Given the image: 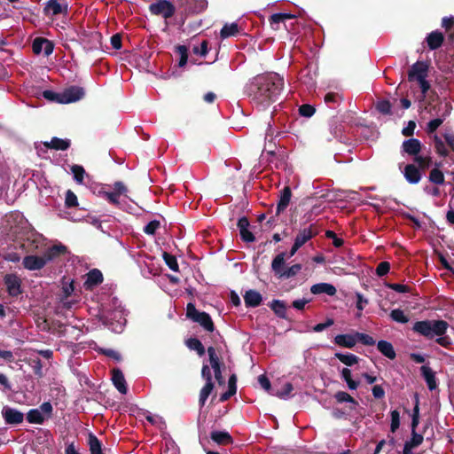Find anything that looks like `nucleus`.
Wrapping results in <instances>:
<instances>
[{"mask_svg":"<svg viewBox=\"0 0 454 454\" xmlns=\"http://www.w3.org/2000/svg\"><path fill=\"white\" fill-rule=\"evenodd\" d=\"M284 88V79L277 73L256 75L248 85V95L258 107L275 102Z\"/></svg>","mask_w":454,"mask_h":454,"instance_id":"f257e3e1","label":"nucleus"},{"mask_svg":"<svg viewBox=\"0 0 454 454\" xmlns=\"http://www.w3.org/2000/svg\"><path fill=\"white\" fill-rule=\"evenodd\" d=\"M450 325L442 319H426L417 321L412 331L427 340H435L436 343L443 348H449L452 344L450 337L446 333Z\"/></svg>","mask_w":454,"mask_h":454,"instance_id":"f03ea898","label":"nucleus"},{"mask_svg":"<svg viewBox=\"0 0 454 454\" xmlns=\"http://www.w3.org/2000/svg\"><path fill=\"white\" fill-rule=\"evenodd\" d=\"M126 316L121 302L116 297H112L108 303L103 304L99 312L102 323L114 333L122 332L127 322Z\"/></svg>","mask_w":454,"mask_h":454,"instance_id":"7ed1b4c3","label":"nucleus"},{"mask_svg":"<svg viewBox=\"0 0 454 454\" xmlns=\"http://www.w3.org/2000/svg\"><path fill=\"white\" fill-rule=\"evenodd\" d=\"M429 66L423 61L414 63L409 72L408 80L411 82H417L424 98L430 89V83L427 80Z\"/></svg>","mask_w":454,"mask_h":454,"instance_id":"20e7f679","label":"nucleus"},{"mask_svg":"<svg viewBox=\"0 0 454 454\" xmlns=\"http://www.w3.org/2000/svg\"><path fill=\"white\" fill-rule=\"evenodd\" d=\"M186 316L192 321L199 323L205 330L214 331V324L209 315L197 310L192 303H188Z\"/></svg>","mask_w":454,"mask_h":454,"instance_id":"39448f33","label":"nucleus"},{"mask_svg":"<svg viewBox=\"0 0 454 454\" xmlns=\"http://www.w3.org/2000/svg\"><path fill=\"white\" fill-rule=\"evenodd\" d=\"M52 413V405L49 402L42 403L39 408L32 409L27 413V419L31 424H43Z\"/></svg>","mask_w":454,"mask_h":454,"instance_id":"423d86ee","label":"nucleus"},{"mask_svg":"<svg viewBox=\"0 0 454 454\" xmlns=\"http://www.w3.org/2000/svg\"><path fill=\"white\" fill-rule=\"evenodd\" d=\"M149 11L153 15L161 16L168 20L175 14L176 7L168 0H157L149 5Z\"/></svg>","mask_w":454,"mask_h":454,"instance_id":"0eeeda50","label":"nucleus"},{"mask_svg":"<svg viewBox=\"0 0 454 454\" xmlns=\"http://www.w3.org/2000/svg\"><path fill=\"white\" fill-rule=\"evenodd\" d=\"M127 192L128 189L123 183L116 182L114 184V190L112 192H106L105 196L109 203L121 207V196H126Z\"/></svg>","mask_w":454,"mask_h":454,"instance_id":"6e6552de","label":"nucleus"},{"mask_svg":"<svg viewBox=\"0 0 454 454\" xmlns=\"http://www.w3.org/2000/svg\"><path fill=\"white\" fill-rule=\"evenodd\" d=\"M47 262H49V260L43 254L42 256L27 255L24 257L22 264L28 270H38L43 269Z\"/></svg>","mask_w":454,"mask_h":454,"instance_id":"1a4fd4ad","label":"nucleus"},{"mask_svg":"<svg viewBox=\"0 0 454 454\" xmlns=\"http://www.w3.org/2000/svg\"><path fill=\"white\" fill-rule=\"evenodd\" d=\"M84 95L83 89L77 86H71L61 92L59 103L68 104L80 100Z\"/></svg>","mask_w":454,"mask_h":454,"instance_id":"9d476101","label":"nucleus"},{"mask_svg":"<svg viewBox=\"0 0 454 454\" xmlns=\"http://www.w3.org/2000/svg\"><path fill=\"white\" fill-rule=\"evenodd\" d=\"M2 416L6 424L18 425L24 420V414L17 409L4 406L2 410Z\"/></svg>","mask_w":454,"mask_h":454,"instance_id":"9b49d317","label":"nucleus"},{"mask_svg":"<svg viewBox=\"0 0 454 454\" xmlns=\"http://www.w3.org/2000/svg\"><path fill=\"white\" fill-rule=\"evenodd\" d=\"M4 285L11 296H18L21 294V280L15 274H7L4 277Z\"/></svg>","mask_w":454,"mask_h":454,"instance_id":"f8f14e48","label":"nucleus"},{"mask_svg":"<svg viewBox=\"0 0 454 454\" xmlns=\"http://www.w3.org/2000/svg\"><path fill=\"white\" fill-rule=\"evenodd\" d=\"M68 5L67 3H59L58 0H49L44 7V12L48 16L67 14Z\"/></svg>","mask_w":454,"mask_h":454,"instance_id":"ddd939ff","label":"nucleus"},{"mask_svg":"<svg viewBox=\"0 0 454 454\" xmlns=\"http://www.w3.org/2000/svg\"><path fill=\"white\" fill-rule=\"evenodd\" d=\"M103 282V274L98 269H93L90 270L86 275V280L83 283V287L86 290L91 291L97 286Z\"/></svg>","mask_w":454,"mask_h":454,"instance_id":"4468645a","label":"nucleus"},{"mask_svg":"<svg viewBox=\"0 0 454 454\" xmlns=\"http://www.w3.org/2000/svg\"><path fill=\"white\" fill-rule=\"evenodd\" d=\"M33 51L35 54H40L43 52L45 56H49L53 51V44L51 41L45 38H35L33 42Z\"/></svg>","mask_w":454,"mask_h":454,"instance_id":"2eb2a0df","label":"nucleus"},{"mask_svg":"<svg viewBox=\"0 0 454 454\" xmlns=\"http://www.w3.org/2000/svg\"><path fill=\"white\" fill-rule=\"evenodd\" d=\"M422 144L417 138L404 140L402 144V153L414 157L421 152Z\"/></svg>","mask_w":454,"mask_h":454,"instance_id":"dca6fc26","label":"nucleus"},{"mask_svg":"<svg viewBox=\"0 0 454 454\" xmlns=\"http://www.w3.org/2000/svg\"><path fill=\"white\" fill-rule=\"evenodd\" d=\"M112 381L114 387L118 389V391L121 394H126L128 391V387L126 385V380L124 379L123 373L118 368H114L112 371Z\"/></svg>","mask_w":454,"mask_h":454,"instance_id":"f3484780","label":"nucleus"},{"mask_svg":"<svg viewBox=\"0 0 454 454\" xmlns=\"http://www.w3.org/2000/svg\"><path fill=\"white\" fill-rule=\"evenodd\" d=\"M294 390V387L290 382H286L283 386L278 387V385H274L271 395H275L280 399H289L292 396V392Z\"/></svg>","mask_w":454,"mask_h":454,"instance_id":"a211bd4d","label":"nucleus"},{"mask_svg":"<svg viewBox=\"0 0 454 454\" xmlns=\"http://www.w3.org/2000/svg\"><path fill=\"white\" fill-rule=\"evenodd\" d=\"M403 173L410 184H418L421 179V174L414 164L406 165Z\"/></svg>","mask_w":454,"mask_h":454,"instance_id":"6ab92c4d","label":"nucleus"},{"mask_svg":"<svg viewBox=\"0 0 454 454\" xmlns=\"http://www.w3.org/2000/svg\"><path fill=\"white\" fill-rule=\"evenodd\" d=\"M310 292L313 294H325L329 296H333L336 294V287L329 283H318L315 284L310 287Z\"/></svg>","mask_w":454,"mask_h":454,"instance_id":"aec40b11","label":"nucleus"},{"mask_svg":"<svg viewBox=\"0 0 454 454\" xmlns=\"http://www.w3.org/2000/svg\"><path fill=\"white\" fill-rule=\"evenodd\" d=\"M334 343L340 347L352 348L356 344V333L338 334L334 337Z\"/></svg>","mask_w":454,"mask_h":454,"instance_id":"412c9836","label":"nucleus"},{"mask_svg":"<svg viewBox=\"0 0 454 454\" xmlns=\"http://www.w3.org/2000/svg\"><path fill=\"white\" fill-rule=\"evenodd\" d=\"M420 372H421V374H422L425 381L427 382L428 388L430 390L435 389L437 387V384H436L435 375H434V372H433V370L427 365H423L420 368Z\"/></svg>","mask_w":454,"mask_h":454,"instance_id":"4be33fe9","label":"nucleus"},{"mask_svg":"<svg viewBox=\"0 0 454 454\" xmlns=\"http://www.w3.org/2000/svg\"><path fill=\"white\" fill-rule=\"evenodd\" d=\"M286 255V254L285 252H282V253L278 254L272 260V262H271L272 271L279 278H280V274H282L286 269V267H285Z\"/></svg>","mask_w":454,"mask_h":454,"instance_id":"5701e85b","label":"nucleus"},{"mask_svg":"<svg viewBox=\"0 0 454 454\" xmlns=\"http://www.w3.org/2000/svg\"><path fill=\"white\" fill-rule=\"evenodd\" d=\"M262 295L254 290H248L244 295V301L247 307H257L262 302Z\"/></svg>","mask_w":454,"mask_h":454,"instance_id":"b1692460","label":"nucleus"},{"mask_svg":"<svg viewBox=\"0 0 454 454\" xmlns=\"http://www.w3.org/2000/svg\"><path fill=\"white\" fill-rule=\"evenodd\" d=\"M443 42V35L440 31H433L427 36V43L430 50L438 49Z\"/></svg>","mask_w":454,"mask_h":454,"instance_id":"393cba45","label":"nucleus"},{"mask_svg":"<svg viewBox=\"0 0 454 454\" xmlns=\"http://www.w3.org/2000/svg\"><path fill=\"white\" fill-rule=\"evenodd\" d=\"M291 196H292V193H291L290 188L285 187L281 192L279 201L277 206V214L281 213L287 207V206L291 200Z\"/></svg>","mask_w":454,"mask_h":454,"instance_id":"a878e982","label":"nucleus"},{"mask_svg":"<svg viewBox=\"0 0 454 454\" xmlns=\"http://www.w3.org/2000/svg\"><path fill=\"white\" fill-rule=\"evenodd\" d=\"M377 348L378 350L387 358L394 359L395 357V351L390 342L387 340H380L377 343Z\"/></svg>","mask_w":454,"mask_h":454,"instance_id":"bb28decb","label":"nucleus"},{"mask_svg":"<svg viewBox=\"0 0 454 454\" xmlns=\"http://www.w3.org/2000/svg\"><path fill=\"white\" fill-rule=\"evenodd\" d=\"M270 308L274 311V313L280 318H286V309L287 306L284 301L281 300H273L270 303Z\"/></svg>","mask_w":454,"mask_h":454,"instance_id":"cd10ccee","label":"nucleus"},{"mask_svg":"<svg viewBox=\"0 0 454 454\" xmlns=\"http://www.w3.org/2000/svg\"><path fill=\"white\" fill-rule=\"evenodd\" d=\"M211 439L218 444H229L232 442V438L228 432L225 431H213L211 433Z\"/></svg>","mask_w":454,"mask_h":454,"instance_id":"c85d7f7f","label":"nucleus"},{"mask_svg":"<svg viewBox=\"0 0 454 454\" xmlns=\"http://www.w3.org/2000/svg\"><path fill=\"white\" fill-rule=\"evenodd\" d=\"M315 233L312 231L311 228H305L296 236L294 244H296V247H301L307 241L312 239Z\"/></svg>","mask_w":454,"mask_h":454,"instance_id":"c756f323","label":"nucleus"},{"mask_svg":"<svg viewBox=\"0 0 454 454\" xmlns=\"http://www.w3.org/2000/svg\"><path fill=\"white\" fill-rule=\"evenodd\" d=\"M441 163H435L434 168L430 171L428 179L434 184H442L444 183V175L439 167Z\"/></svg>","mask_w":454,"mask_h":454,"instance_id":"7c9ffc66","label":"nucleus"},{"mask_svg":"<svg viewBox=\"0 0 454 454\" xmlns=\"http://www.w3.org/2000/svg\"><path fill=\"white\" fill-rule=\"evenodd\" d=\"M44 145L55 150H67L70 146V141L68 139L52 137L50 142H45Z\"/></svg>","mask_w":454,"mask_h":454,"instance_id":"2f4dec72","label":"nucleus"},{"mask_svg":"<svg viewBox=\"0 0 454 454\" xmlns=\"http://www.w3.org/2000/svg\"><path fill=\"white\" fill-rule=\"evenodd\" d=\"M67 251V247L61 244L54 245L48 248L44 252V255L47 257L49 262L52 261L55 257L59 254H65Z\"/></svg>","mask_w":454,"mask_h":454,"instance_id":"473e14b6","label":"nucleus"},{"mask_svg":"<svg viewBox=\"0 0 454 454\" xmlns=\"http://www.w3.org/2000/svg\"><path fill=\"white\" fill-rule=\"evenodd\" d=\"M74 292V281H66L62 283V298L61 301H63L64 305L67 308L71 307L70 302L64 301L67 300L69 296H71L72 294Z\"/></svg>","mask_w":454,"mask_h":454,"instance_id":"72a5a7b5","label":"nucleus"},{"mask_svg":"<svg viewBox=\"0 0 454 454\" xmlns=\"http://www.w3.org/2000/svg\"><path fill=\"white\" fill-rule=\"evenodd\" d=\"M239 33V26L236 22L225 24L221 29L220 35L223 39L234 36Z\"/></svg>","mask_w":454,"mask_h":454,"instance_id":"f704fd0d","label":"nucleus"},{"mask_svg":"<svg viewBox=\"0 0 454 454\" xmlns=\"http://www.w3.org/2000/svg\"><path fill=\"white\" fill-rule=\"evenodd\" d=\"M236 381H237L236 376L231 375L228 381V391H226L225 393H223L221 395V397H220L221 401H226L236 394V391H237Z\"/></svg>","mask_w":454,"mask_h":454,"instance_id":"c9c22d12","label":"nucleus"},{"mask_svg":"<svg viewBox=\"0 0 454 454\" xmlns=\"http://www.w3.org/2000/svg\"><path fill=\"white\" fill-rule=\"evenodd\" d=\"M335 357L347 366H352L359 361V357L354 354L335 353Z\"/></svg>","mask_w":454,"mask_h":454,"instance_id":"e433bc0d","label":"nucleus"},{"mask_svg":"<svg viewBox=\"0 0 454 454\" xmlns=\"http://www.w3.org/2000/svg\"><path fill=\"white\" fill-rule=\"evenodd\" d=\"M294 15L289 13H275L270 16V23L274 29H278V25L286 20L293 19Z\"/></svg>","mask_w":454,"mask_h":454,"instance_id":"4c0bfd02","label":"nucleus"},{"mask_svg":"<svg viewBox=\"0 0 454 454\" xmlns=\"http://www.w3.org/2000/svg\"><path fill=\"white\" fill-rule=\"evenodd\" d=\"M341 378L346 381V383L350 390H356L358 387L359 382L352 380L351 371L348 368L342 369Z\"/></svg>","mask_w":454,"mask_h":454,"instance_id":"58836bf2","label":"nucleus"},{"mask_svg":"<svg viewBox=\"0 0 454 454\" xmlns=\"http://www.w3.org/2000/svg\"><path fill=\"white\" fill-rule=\"evenodd\" d=\"M214 387L213 382H206L200 393V404L203 406Z\"/></svg>","mask_w":454,"mask_h":454,"instance_id":"ea45409f","label":"nucleus"},{"mask_svg":"<svg viewBox=\"0 0 454 454\" xmlns=\"http://www.w3.org/2000/svg\"><path fill=\"white\" fill-rule=\"evenodd\" d=\"M414 161L418 164V166L422 168H427L431 165V157L429 155H424L418 153L413 157Z\"/></svg>","mask_w":454,"mask_h":454,"instance_id":"a19ab883","label":"nucleus"},{"mask_svg":"<svg viewBox=\"0 0 454 454\" xmlns=\"http://www.w3.org/2000/svg\"><path fill=\"white\" fill-rule=\"evenodd\" d=\"M301 270V264L296 263L291 267L286 268L284 272L280 274V278H290L296 276Z\"/></svg>","mask_w":454,"mask_h":454,"instance_id":"79ce46f5","label":"nucleus"},{"mask_svg":"<svg viewBox=\"0 0 454 454\" xmlns=\"http://www.w3.org/2000/svg\"><path fill=\"white\" fill-rule=\"evenodd\" d=\"M390 317L393 321L397 323L405 324L409 321V317L404 314L403 310L395 309L390 313Z\"/></svg>","mask_w":454,"mask_h":454,"instance_id":"37998d69","label":"nucleus"},{"mask_svg":"<svg viewBox=\"0 0 454 454\" xmlns=\"http://www.w3.org/2000/svg\"><path fill=\"white\" fill-rule=\"evenodd\" d=\"M433 139L436 153L441 156H447L448 150L443 141L437 135H434Z\"/></svg>","mask_w":454,"mask_h":454,"instance_id":"c03bdc74","label":"nucleus"},{"mask_svg":"<svg viewBox=\"0 0 454 454\" xmlns=\"http://www.w3.org/2000/svg\"><path fill=\"white\" fill-rule=\"evenodd\" d=\"M89 445L91 454H102L101 443L95 435L90 434Z\"/></svg>","mask_w":454,"mask_h":454,"instance_id":"a18cd8bd","label":"nucleus"},{"mask_svg":"<svg viewBox=\"0 0 454 454\" xmlns=\"http://www.w3.org/2000/svg\"><path fill=\"white\" fill-rule=\"evenodd\" d=\"M188 348L192 350H196L200 356L204 355L205 348L202 343L195 338L189 339L186 342Z\"/></svg>","mask_w":454,"mask_h":454,"instance_id":"49530a36","label":"nucleus"},{"mask_svg":"<svg viewBox=\"0 0 454 454\" xmlns=\"http://www.w3.org/2000/svg\"><path fill=\"white\" fill-rule=\"evenodd\" d=\"M334 398L338 403H351L357 404L356 401L349 394L344 391H338L335 393Z\"/></svg>","mask_w":454,"mask_h":454,"instance_id":"de8ad7c7","label":"nucleus"},{"mask_svg":"<svg viewBox=\"0 0 454 454\" xmlns=\"http://www.w3.org/2000/svg\"><path fill=\"white\" fill-rule=\"evenodd\" d=\"M71 171H72V173L74 175V180L78 184H82L84 174H85L84 168L82 166H79V165H73L71 167Z\"/></svg>","mask_w":454,"mask_h":454,"instance_id":"09e8293b","label":"nucleus"},{"mask_svg":"<svg viewBox=\"0 0 454 454\" xmlns=\"http://www.w3.org/2000/svg\"><path fill=\"white\" fill-rule=\"evenodd\" d=\"M443 121L444 117H439L431 120L426 127V131L428 134H433L442 124Z\"/></svg>","mask_w":454,"mask_h":454,"instance_id":"8fccbe9b","label":"nucleus"},{"mask_svg":"<svg viewBox=\"0 0 454 454\" xmlns=\"http://www.w3.org/2000/svg\"><path fill=\"white\" fill-rule=\"evenodd\" d=\"M376 109L382 114H390L391 104L388 100H380L376 103Z\"/></svg>","mask_w":454,"mask_h":454,"instance_id":"3c124183","label":"nucleus"},{"mask_svg":"<svg viewBox=\"0 0 454 454\" xmlns=\"http://www.w3.org/2000/svg\"><path fill=\"white\" fill-rule=\"evenodd\" d=\"M163 259L170 270H172L173 271H178V263L174 255H171L168 253H164Z\"/></svg>","mask_w":454,"mask_h":454,"instance_id":"603ef678","label":"nucleus"},{"mask_svg":"<svg viewBox=\"0 0 454 454\" xmlns=\"http://www.w3.org/2000/svg\"><path fill=\"white\" fill-rule=\"evenodd\" d=\"M424 437L422 434H418L416 431L414 433L411 432V438L405 442V444L416 448L419 446L423 442Z\"/></svg>","mask_w":454,"mask_h":454,"instance_id":"864d4df0","label":"nucleus"},{"mask_svg":"<svg viewBox=\"0 0 454 454\" xmlns=\"http://www.w3.org/2000/svg\"><path fill=\"white\" fill-rule=\"evenodd\" d=\"M356 342L360 341L364 345L372 346L375 344L374 339L366 333H356Z\"/></svg>","mask_w":454,"mask_h":454,"instance_id":"5fc2aeb1","label":"nucleus"},{"mask_svg":"<svg viewBox=\"0 0 454 454\" xmlns=\"http://www.w3.org/2000/svg\"><path fill=\"white\" fill-rule=\"evenodd\" d=\"M356 309H358L357 317H360L362 315V310L364 309V307L368 304V300L363 296L360 293H356Z\"/></svg>","mask_w":454,"mask_h":454,"instance_id":"6e6d98bb","label":"nucleus"},{"mask_svg":"<svg viewBox=\"0 0 454 454\" xmlns=\"http://www.w3.org/2000/svg\"><path fill=\"white\" fill-rule=\"evenodd\" d=\"M65 204L67 207H73L78 205L77 197L71 190L66 192Z\"/></svg>","mask_w":454,"mask_h":454,"instance_id":"4d7b16f0","label":"nucleus"},{"mask_svg":"<svg viewBox=\"0 0 454 454\" xmlns=\"http://www.w3.org/2000/svg\"><path fill=\"white\" fill-rule=\"evenodd\" d=\"M176 50L178 54L180 55L178 67H183L186 65L188 59L187 48L184 45H180L176 48Z\"/></svg>","mask_w":454,"mask_h":454,"instance_id":"13d9d810","label":"nucleus"},{"mask_svg":"<svg viewBox=\"0 0 454 454\" xmlns=\"http://www.w3.org/2000/svg\"><path fill=\"white\" fill-rule=\"evenodd\" d=\"M400 426V414L395 410L391 411V425L390 429L391 432L395 433Z\"/></svg>","mask_w":454,"mask_h":454,"instance_id":"bf43d9fd","label":"nucleus"},{"mask_svg":"<svg viewBox=\"0 0 454 454\" xmlns=\"http://www.w3.org/2000/svg\"><path fill=\"white\" fill-rule=\"evenodd\" d=\"M160 227V222L153 220L149 222L145 227L144 231L148 235H153Z\"/></svg>","mask_w":454,"mask_h":454,"instance_id":"052dcab7","label":"nucleus"},{"mask_svg":"<svg viewBox=\"0 0 454 454\" xmlns=\"http://www.w3.org/2000/svg\"><path fill=\"white\" fill-rule=\"evenodd\" d=\"M258 382H259L260 386L265 391H267L269 394L271 395V391H272L273 387H271V384H270L269 379L265 375H263V374L260 375L258 377Z\"/></svg>","mask_w":454,"mask_h":454,"instance_id":"680f3d73","label":"nucleus"},{"mask_svg":"<svg viewBox=\"0 0 454 454\" xmlns=\"http://www.w3.org/2000/svg\"><path fill=\"white\" fill-rule=\"evenodd\" d=\"M207 354L209 356V361L211 367H217L220 364L219 358L216 355L215 349L213 347H209L207 348Z\"/></svg>","mask_w":454,"mask_h":454,"instance_id":"e2e57ef3","label":"nucleus"},{"mask_svg":"<svg viewBox=\"0 0 454 454\" xmlns=\"http://www.w3.org/2000/svg\"><path fill=\"white\" fill-rule=\"evenodd\" d=\"M299 113L301 116L311 117L315 113V109L310 105H302L299 108Z\"/></svg>","mask_w":454,"mask_h":454,"instance_id":"0e129e2a","label":"nucleus"},{"mask_svg":"<svg viewBox=\"0 0 454 454\" xmlns=\"http://www.w3.org/2000/svg\"><path fill=\"white\" fill-rule=\"evenodd\" d=\"M207 42L203 41L200 45L193 47V52L197 55L206 56L207 54Z\"/></svg>","mask_w":454,"mask_h":454,"instance_id":"69168bd1","label":"nucleus"},{"mask_svg":"<svg viewBox=\"0 0 454 454\" xmlns=\"http://www.w3.org/2000/svg\"><path fill=\"white\" fill-rule=\"evenodd\" d=\"M43 96L50 100L59 103V99L61 98V93H56L52 90H44L43 92Z\"/></svg>","mask_w":454,"mask_h":454,"instance_id":"338daca9","label":"nucleus"},{"mask_svg":"<svg viewBox=\"0 0 454 454\" xmlns=\"http://www.w3.org/2000/svg\"><path fill=\"white\" fill-rule=\"evenodd\" d=\"M389 269L390 264L387 262H382L378 265L376 269V273L378 276L381 277L386 275L389 271Z\"/></svg>","mask_w":454,"mask_h":454,"instance_id":"774afa93","label":"nucleus"}]
</instances>
